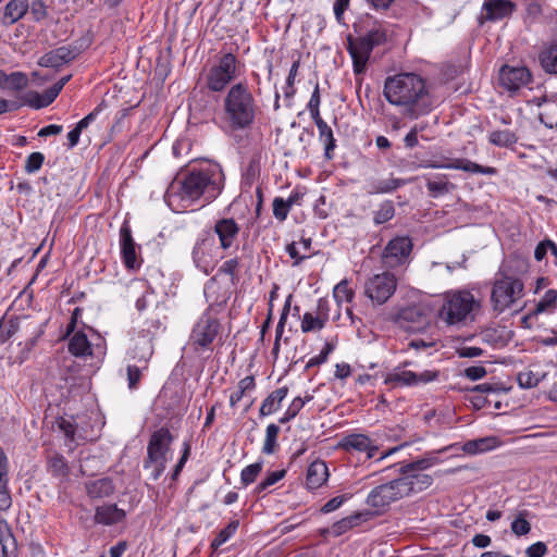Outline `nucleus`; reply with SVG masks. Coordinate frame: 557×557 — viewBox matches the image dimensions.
Masks as SVG:
<instances>
[{
  "label": "nucleus",
  "instance_id": "37",
  "mask_svg": "<svg viewBox=\"0 0 557 557\" xmlns=\"http://www.w3.org/2000/svg\"><path fill=\"white\" fill-rule=\"evenodd\" d=\"M498 444V440L495 436H485L471 441H467L461 449L468 455L482 454L495 448Z\"/></svg>",
  "mask_w": 557,
  "mask_h": 557
},
{
  "label": "nucleus",
  "instance_id": "26",
  "mask_svg": "<svg viewBox=\"0 0 557 557\" xmlns=\"http://www.w3.org/2000/svg\"><path fill=\"white\" fill-rule=\"evenodd\" d=\"M85 491L90 499H102L114 493L115 485L111 478H101L86 482Z\"/></svg>",
  "mask_w": 557,
  "mask_h": 557
},
{
  "label": "nucleus",
  "instance_id": "35",
  "mask_svg": "<svg viewBox=\"0 0 557 557\" xmlns=\"http://www.w3.org/2000/svg\"><path fill=\"white\" fill-rule=\"evenodd\" d=\"M28 86V77L23 72L7 74L0 70V87L11 91H21Z\"/></svg>",
  "mask_w": 557,
  "mask_h": 557
},
{
  "label": "nucleus",
  "instance_id": "25",
  "mask_svg": "<svg viewBox=\"0 0 557 557\" xmlns=\"http://www.w3.org/2000/svg\"><path fill=\"white\" fill-rule=\"evenodd\" d=\"M9 460L0 447V511H7L12 506V497L9 490Z\"/></svg>",
  "mask_w": 557,
  "mask_h": 557
},
{
  "label": "nucleus",
  "instance_id": "11",
  "mask_svg": "<svg viewBox=\"0 0 557 557\" xmlns=\"http://www.w3.org/2000/svg\"><path fill=\"white\" fill-rule=\"evenodd\" d=\"M397 281L394 274L384 272L369 278L364 286L366 295L377 305L385 304L395 293Z\"/></svg>",
  "mask_w": 557,
  "mask_h": 557
},
{
  "label": "nucleus",
  "instance_id": "8",
  "mask_svg": "<svg viewBox=\"0 0 557 557\" xmlns=\"http://www.w3.org/2000/svg\"><path fill=\"white\" fill-rule=\"evenodd\" d=\"M407 479H401V475L391 480L385 484L374 487L367 497V504L370 507L382 509L389 506L392 503L408 496L412 493V487L406 482Z\"/></svg>",
  "mask_w": 557,
  "mask_h": 557
},
{
  "label": "nucleus",
  "instance_id": "58",
  "mask_svg": "<svg viewBox=\"0 0 557 557\" xmlns=\"http://www.w3.org/2000/svg\"><path fill=\"white\" fill-rule=\"evenodd\" d=\"M141 379V371L137 366H127V382L129 389H136Z\"/></svg>",
  "mask_w": 557,
  "mask_h": 557
},
{
  "label": "nucleus",
  "instance_id": "30",
  "mask_svg": "<svg viewBox=\"0 0 557 557\" xmlns=\"http://www.w3.org/2000/svg\"><path fill=\"white\" fill-rule=\"evenodd\" d=\"M29 10L27 0H10L5 7L2 15V24L5 26L13 25L20 21Z\"/></svg>",
  "mask_w": 557,
  "mask_h": 557
},
{
  "label": "nucleus",
  "instance_id": "63",
  "mask_svg": "<svg viewBox=\"0 0 557 557\" xmlns=\"http://www.w3.org/2000/svg\"><path fill=\"white\" fill-rule=\"evenodd\" d=\"M456 355L460 358H475L483 355V349L480 347L462 346L456 349Z\"/></svg>",
  "mask_w": 557,
  "mask_h": 557
},
{
  "label": "nucleus",
  "instance_id": "33",
  "mask_svg": "<svg viewBox=\"0 0 557 557\" xmlns=\"http://www.w3.org/2000/svg\"><path fill=\"white\" fill-rule=\"evenodd\" d=\"M57 97L58 94L50 87L44 94L30 90L24 94L21 100H23L24 106L38 110L50 106Z\"/></svg>",
  "mask_w": 557,
  "mask_h": 557
},
{
  "label": "nucleus",
  "instance_id": "61",
  "mask_svg": "<svg viewBox=\"0 0 557 557\" xmlns=\"http://www.w3.org/2000/svg\"><path fill=\"white\" fill-rule=\"evenodd\" d=\"M486 374L487 371L483 366H472L463 371V375L471 381L483 379Z\"/></svg>",
  "mask_w": 557,
  "mask_h": 557
},
{
  "label": "nucleus",
  "instance_id": "36",
  "mask_svg": "<svg viewBox=\"0 0 557 557\" xmlns=\"http://www.w3.org/2000/svg\"><path fill=\"white\" fill-rule=\"evenodd\" d=\"M0 545L3 557H16V540L7 520H0Z\"/></svg>",
  "mask_w": 557,
  "mask_h": 557
},
{
  "label": "nucleus",
  "instance_id": "51",
  "mask_svg": "<svg viewBox=\"0 0 557 557\" xmlns=\"http://www.w3.org/2000/svg\"><path fill=\"white\" fill-rule=\"evenodd\" d=\"M302 408H304V401L301 400V397H295L292 400V403L289 404V406H288L287 410L285 411V413L283 414V417H281L278 419V422L281 424H285V423L289 422L299 413V411Z\"/></svg>",
  "mask_w": 557,
  "mask_h": 557
},
{
  "label": "nucleus",
  "instance_id": "18",
  "mask_svg": "<svg viewBox=\"0 0 557 557\" xmlns=\"http://www.w3.org/2000/svg\"><path fill=\"white\" fill-rule=\"evenodd\" d=\"M531 79L532 74L525 66L504 65L499 70L500 85L509 91L519 90L521 87L528 85Z\"/></svg>",
  "mask_w": 557,
  "mask_h": 557
},
{
  "label": "nucleus",
  "instance_id": "38",
  "mask_svg": "<svg viewBox=\"0 0 557 557\" xmlns=\"http://www.w3.org/2000/svg\"><path fill=\"white\" fill-rule=\"evenodd\" d=\"M69 351L79 358L92 355L91 345L84 332L78 331L70 338Z\"/></svg>",
  "mask_w": 557,
  "mask_h": 557
},
{
  "label": "nucleus",
  "instance_id": "40",
  "mask_svg": "<svg viewBox=\"0 0 557 557\" xmlns=\"http://www.w3.org/2000/svg\"><path fill=\"white\" fill-rule=\"evenodd\" d=\"M557 308V290L548 289L543 297L535 305L534 310L530 313V317L537 315L543 312H553Z\"/></svg>",
  "mask_w": 557,
  "mask_h": 557
},
{
  "label": "nucleus",
  "instance_id": "19",
  "mask_svg": "<svg viewBox=\"0 0 557 557\" xmlns=\"http://www.w3.org/2000/svg\"><path fill=\"white\" fill-rule=\"evenodd\" d=\"M30 329H35L28 317L3 315L0 319V345L7 343L18 332L27 334Z\"/></svg>",
  "mask_w": 557,
  "mask_h": 557
},
{
  "label": "nucleus",
  "instance_id": "28",
  "mask_svg": "<svg viewBox=\"0 0 557 557\" xmlns=\"http://www.w3.org/2000/svg\"><path fill=\"white\" fill-rule=\"evenodd\" d=\"M125 511L115 504L98 506L95 512V522L103 525H112L125 519Z\"/></svg>",
  "mask_w": 557,
  "mask_h": 557
},
{
  "label": "nucleus",
  "instance_id": "22",
  "mask_svg": "<svg viewBox=\"0 0 557 557\" xmlns=\"http://www.w3.org/2000/svg\"><path fill=\"white\" fill-rule=\"evenodd\" d=\"M120 246L124 265L129 270L138 269L140 263L137 261L136 244L133 239L131 227L125 223L120 230Z\"/></svg>",
  "mask_w": 557,
  "mask_h": 557
},
{
  "label": "nucleus",
  "instance_id": "27",
  "mask_svg": "<svg viewBox=\"0 0 557 557\" xmlns=\"http://www.w3.org/2000/svg\"><path fill=\"white\" fill-rule=\"evenodd\" d=\"M329 478V469L323 460L312 461L307 469L306 485L310 490L321 487Z\"/></svg>",
  "mask_w": 557,
  "mask_h": 557
},
{
  "label": "nucleus",
  "instance_id": "24",
  "mask_svg": "<svg viewBox=\"0 0 557 557\" xmlns=\"http://www.w3.org/2000/svg\"><path fill=\"white\" fill-rule=\"evenodd\" d=\"M440 462V459L434 454H428L423 458L413 460L408 463H394L388 466L382 470V472H387L393 470L395 473L403 475L408 473H420L423 470H426Z\"/></svg>",
  "mask_w": 557,
  "mask_h": 557
},
{
  "label": "nucleus",
  "instance_id": "16",
  "mask_svg": "<svg viewBox=\"0 0 557 557\" xmlns=\"http://www.w3.org/2000/svg\"><path fill=\"white\" fill-rule=\"evenodd\" d=\"M420 166L425 169L461 170L468 173L483 175H495L497 173V170L493 166H484L465 158L454 159L450 162L425 161L420 164Z\"/></svg>",
  "mask_w": 557,
  "mask_h": 557
},
{
  "label": "nucleus",
  "instance_id": "32",
  "mask_svg": "<svg viewBox=\"0 0 557 557\" xmlns=\"http://www.w3.org/2000/svg\"><path fill=\"white\" fill-rule=\"evenodd\" d=\"M425 186L428 194L432 198H438L441 196L449 194L455 189V185L447 180L444 174H437L433 176H424Z\"/></svg>",
  "mask_w": 557,
  "mask_h": 557
},
{
  "label": "nucleus",
  "instance_id": "6",
  "mask_svg": "<svg viewBox=\"0 0 557 557\" xmlns=\"http://www.w3.org/2000/svg\"><path fill=\"white\" fill-rule=\"evenodd\" d=\"M387 41V32L379 25L370 29L363 36L354 38L347 36L346 49L352 61V70L356 76H361L367 71V65L371 53L375 47L382 46Z\"/></svg>",
  "mask_w": 557,
  "mask_h": 557
},
{
  "label": "nucleus",
  "instance_id": "7",
  "mask_svg": "<svg viewBox=\"0 0 557 557\" xmlns=\"http://www.w3.org/2000/svg\"><path fill=\"white\" fill-rule=\"evenodd\" d=\"M238 76V60L228 52L216 58L215 63L206 75V87L213 92H221Z\"/></svg>",
  "mask_w": 557,
  "mask_h": 557
},
{
  "label": "nucleus",
  "instance_id": "60",
  "mask_svg": "<svg viewBox=\"0 0 557 557\" xmlns=\"http://www.w3.org/2000/svg\"><path fill=\"white\" fill-rule=\"evenodd\" d=\"M58 426H59L60 431L63 432V434L65 435V437L67 440H70V441L75 440L76 426L72 421L61 418L58 421Z\"/></svg>",
  "mask_w": 557,
  "mask_h": 557
},
{
  "label": "nucleus",
  "instance_id": "46",
  "mask_svg": "<svg viewBox=\"0 0 557 557\" xmlns=\"http://www.w3.org/2000/svg\"><path fill=\"white\" fill-rule=\"evenodd\" d=\"M239 522L237 520L231 521L224 529H222L211 543V547L216 549L226 543L236 532Z\"/></svg>",
  "mask_w": 557,
  "mask_h": 557
},
{
  "label": "nucleus",
  "instance_id": "43",
  "mask_svg": "<svg viewBox=\"0 0 557 557\" xmlns=\"http://www.w3.org/2000/svg\"><path fill=\"white\" fill-rule=\"evenodd\" d=\"M280 433V426L271 423L267 426L265 430V438L262 446V453L265 455L274 454L277 447V436Z\"/></svg>",
  "mask_w": 557,
  "mask_h": 557
},
{
  "label": "nucleus",
  "instance_id": "5",
  "mask_svg": "<svg viewBox=\"0 0 557 557\" xmlns=\"http://www.w3.org/2000/svg\"><path fill=\"white\" fill-rule=\"evenodd\" d=\"M481 308L480 301L467 289H456L444 294L438 317L448 325H463L472 322Z\"/></svg>",
  "mask_w": 557,
  "mask_h": 557
},
{
  "label": "nucleus",
  "instance_id": "20",
  "mask_svg": "<svg viewBox=\"0 0 557 557\" xmlns=\"http://www.w3.org/2000/svg\"><path fill=\"white\" fill-rule=\"evenodd\" d=\"M239 225L232 218H222L213 226L212 234L218 236L220 248L230 249L239 235Z\"/></svg>",
  "mask_w": 557,
  "mask_h": 557
},
{
  "label": "nucleus",
  "instance_id": "45",
  "mask_svg": "<svg viewBox=\"0 0 557 557\" xmlns=\"http://www.w3.org/2000/svg\"><path fill=\"white\" fill-rule=\"evenodd\" d=\"M394 215L395 208L393 201L385 200L380 205L379 209L374 212L373 221L376 225H381L392 220Z\"/></svg>",
  "mask_w": 557,
  "mask_h": 557
},
{
  "label": "nucleus",
  "instance_id": "13",
  "mask_svg": "<svg viewBox=\"0 0 557 557\" xmlns=\"http://www.w3.org/2000/svg\"><path fill=\"white\" fill-rule=\"evenodd\" d=\"M219 329V320L211 315L210 309H207L193 327L189 337L190 343L193 345L207 348L216 337Z\"/></svg>",
  "mask_w": 557,
  "mask_h": 557
},
{
  "label": "nucleus",
  "instance_id": "64",
  "mask_svg": "<svg viewBox=\"0 0 557 557\" xmlns=\"http://www.w3.org/2000/svg\"><path fill=\"white\" fill-rule=\"evenodd\" d=\"M547 553V546L544 542H536L525 549L527 557H544Z\"/></svg>",
  "mask_w": 557,
  "mask_h": 557
},
{
  "label": "nucleus",
  "instance_id": "31",
  "mask_svg": "<svg viewBox=\"0 0 557 557\" xmlns=\"http://www.w3.org/2000/svg\"><path fill=\"white\" fill-rule=\"evenodd\" d=\"M319 132V140L324 145V157L331 160L334 157V150L337 147L336 139L331 126L322 119L313 120Z\"/></svg>",
  "mask_w": 557,
  "mask_h": 557
},
{
  "label": "nucleus",
  "instance_id": "4",
  "mask_svg": "<svg viewBox=\"0 0 557 557\" xmlns=\"http://www.w3.org/2000/svg\"><path fill=\"white\" fill-rule=\"evenodd\" d=\"M513 260L504 262L496 275L491 292L493 311L503 313L523 297L524 284L512 273Z\"/></svg>",
  "mask_w": 557,
  "mask_h": 557
},
{
  "label": "nucleus",
  "instance_id": "10",
  "mask_svg": "<svg viewBox=\"0 0 557 557\" xmlns=\"http://www.w3.org/2000/svg\"><path fill=\"white\" fill-rule=\"evenodd\" d=\"M215 237L211 231L205 230L199 233L191 250V259L197 269L205 274H210L216 261Z\"/></svg>",
  "mask_w": 557,
  "mask_h": 557
},
{
  "label": "nucleus",
  "instance_id": "54",
  "mask_svg": "<svg viewBox=\"0 0 557 557\" xmlns=\"http://www.w3.org/2000/svg\"><path fill=\"white\" fill-rule=\"evenodd\" d=\"M320 103H321L320 88H319V84L317 83L314 86L313 92L310 97V100L308 102V106H307L312 120L321 117Z\"/></svg>",
  "mask_w": 557,
  "mask_h": 557
},
{
  "label": "nucleus",
  "instance_id": "59",
  "mask_svg": "<svg viewBox=\"0 0 557 557\" xmlns=\"http://www.w3.org/2000/svg\"><path fill=\"white\" fill-rule=\"evenodd\" d=\"M49 465L53 474L59 475L66 473L67 466L63 456L57 455L52 457Z\"/></svg>",
  "mask_w": 557,
  "mask_h": 557
},
{
  "label": "nucleus",
  "instance_id": "55",
  "mask_svg": "<svg viewBox=\"0 0 557 557\" xmlns=\"http://www.w3.org/2000/svg\"><path fill=\"white\" fill-rule=\"evenodd\" d=\"M273 208V215L278 221H285L290 208L288 207V203H286L285 199L281 197H275L272 202Z\"/></svg>",
  "mask_w": 557,
  "mask_h": 557
},
{
  "label": "nucleus",
  "instance_id": "56",
  "mask_svg": "<svg viewBox=\"0 0 557 557\" xmlns=\"http://www.w3.org/2000/svg\"><path fill=\"white\" fill-rule=\"evenodd\" d=\"M34 21L40 22L48 15L47 5L42 0H35L29 4Z\"/></svg>",
  "mask_w": 557,
  "mask_h": 557
},
{
  "label": "nucleus",
  "instance_id": "57",
  "mask_svg": "<svg viewBox=\"0 0 557 557\" xmlns=\"http://www.w3.org/2000/svg\"><path fill=\"white\" fill-rule=\"evenodd\" d=\"M518 383L521 387L531 388L539 385L540 379L532 371H525L518 374Z\"/></svg>",
  "mask_w": 557,
  "mask_h": 557
},
{
  "label": "nucleus",
  "instance_id": "3",
  "mask_svg": "<svg viewBox=\"0 0 557 557\" xmlns=\"http://www.w3.org/2000/svg\"><path fill=\"white\" fill-rule=\"evenodd\" d=\"M222 120L231 132L250 129L259 112V107L247 82L232 85L222 102Z\"/></svg>",
  "mask_w": 557,
  "mask_h": 557
},
{
  "label": "nucleus",
  "instance_id": "21",
  "mask_svg": "<svg viewBox=\"0 0 557 557\" xmlns=\"http://www.w3.org/2000/svg\"><path fill=\"white\" fill-rule=\"evenodd\" d=\"M516 8V3L510 0H484L481 18L497 22L509 17Z\"/></svg>",
  "mask_w": 557,
  "mask_h": 557
},
{
  "label": "nucleus",
  "instance_id": "9",
  "mask_svg": "<svg viewBox=\"0 0 557 557\" xmlns=\"http://www.w3.org/2000/svg\"><path fill=\"white\" fill-rule=\"evenodd\" d=\"M392 321L406 332H423L431 325V314L428 306L413 304L399 308L392 315Z\"/></svg>",
  "mask_w": 557,
  "mask_h": 557
},
{
  "label": "nucleus",
  "instance_id": "47",
  "mask_svg": "<svg viewBox=\"0 0 557 557\" xmlns=\"http://www.w3.org/2000/svg\"><path fill=\"white\" fill-rule=\"evenodd\" d=\"M286 475V470H277L269 472L268 475L256 486L255 493L257 495H260L265 490H268L270 486L277 483L280 480H282Z\"/></svg>",
  "mask_w": 557,
  "mask_h": 557
},
{
  "label": "nucleus",
  "instance_id": "34",
  "mask_svg": "<svg viewBox=\"0 0 557 557\" xmlns=\"http://www.w3.org/2000/svg\"><path fill=\"white\" fill-rule=\"evenodd\" d=\"M288 394V387L283 386L280 388H276L273 391L261 404L259 409L260 417L270 416L274 412H276L280 407L281 403L284 400V398Z\"/></svg>",
  "mask_w": 557,
  "mask_h": 557
},
{
  "label": "nucleus",
  "instance_id": "29",
  "mask_svg": "<svg viewBox=\"0 0 557 557\" xmlns=\"http://www.w3.org/2000/svg\"><path fill=\"white\" fill-rule=\"evenodd\" d=\"M541 69L549 75H557V39L543 46L539 53Z\"/></svg>",
  "mask_w": 557,
  "mask_h": 557
},
{
  "label": "nucleus",
  "instance_id": "14",
  "mask_svg": "<svg viewBox=\"0 0 557 557\" xmlns=\"http://www.w3.org/2000/svg\"><path fill=\"white\" fill-rule=\"evenodd\" d=\"M412 249L408 236H398L388 242L382 253V262L387 269H395L405 264Z\"/></svg>",
  "mask_w": 557,
  "mask_h": 557
},
{
  "label": "nucleus",
  "instance_id": "50",
  "mask_svg": "<svg viewBox=\"0 0 557 557\" xmlns=\"http://www.w3.org/2000/svg\"><path fill=\"white\" fill-rule=\"evenodd\" d=\"M335 300L341 304L343 301L350 302L354 298V292L348 287L347 280L341 281L333 290Z\"/></svg>",
  "mask_w": 557,
  "mask_h": 557
},
{
  "label": "nucleus",
  "instance_id": "23",
  "mask_svg": "<svg viewBox=\"0 0 557 557\" xmlns=\"http://www.w3.org/2000/svg\"><path fill=\"white\" fill-rule=\"evenodd\" d=\"M339 446L346 451L367 453V458L375 456L379 447L366 434L352 433L343 437Z\"/></svg>",
  "mask_w": 557,
  "mask_h": 557
},
{
  "label": "nucleus",
  "instance_id": "41",
  "mask_svg": "<svg viewBox=\"0 0 557 557\" xmlns=\"http://www.w3.org/2000/svg\"><path fill=\"white\" fill-rule=\"evenodd\" d=\"M401 479H407L406 482L410 483L408 485L412 487V493L421 492L433 483V478L430 474L421 472L403 474Z\"/></svg>",
  "mask_w": 557,
  "mask_h": 557
},
{
  "label": "nucleus",
  "instance_id": "44",
  "mask_svg": "<svg viewBox=\"0 0 557 557\" xmlns=\"http://www.w3.org/2000/svg\"><path fill=\"white\" fill-rule=\"evenodd\" d=\"M325 323H326L325 317H318V315L314 317L312 313L306 312L302 315L300 327L304 333H309V332L320 331L321 329L324 327Z\"/></svg>",
  "mask_w": 557,
  "mask_h": 557
},
{
  "label": "nucleus",
  "instance_id": "15",
  "mask_svg": "<svg viewBox=\"0 0 557 557\" xmlns=\"http://www.w3.org/2000/svg\"><path fill=\"white\" fill-rule=\"evenodd\" d=\"M440 371L425 370L421 373H416L413 371L399 370V368H396L392 373L385 376L384 383L393 386H417L436 381Z\"/></svg>",
  "mask_w": 557,
  "mask_h": 557
},
{
  "label": "nucleus",
  "instance_id": "42",
  "mask_svg": "<svg viewBox=\"0 0 557 557\" xmlns=\"http://www.w3.org/2000/svg\"><path fill=\"white\" fill-rule=\"evenodd\" d=\"M516 134L509 129L494 131L488 136V141L497 147H511L517 143Z\"/></svg>",
  "mask_w": 557,
  "mask_h": 557
},
{
  "label": "nucleus",
  "instance_id": "17",
  "mask_svg": "<svg viewBox=\"0 0 557 557\" xmlns=\"http://www.w3.org/2000/svg\"><path fill=\"white\" fill-rule=\"evenodd\" d=\"M81 53L82 50L76 45L61 46L41 55L38 60V65L42 67L59 69L75 60Z\"/></svg>",
  "mask_w": 557,
  "mask_h": 557
},
{
  "label": "nucleus",
  "instance_id": "53",
  "mask_svg": "<svg viewBox=\"0 0 557 557\" xmlns=\"http://www.w3.org/2000/svg\"><path fill=\"white\" fill-rule=\"evenodd\" d=\"M108 107L106 100H102L90 113H88L85 117H83L79 122H77L76 126L83 132L85 128H87Z\"/></svg>",
  "mask_w": 557,
  "mask_h": 557
},
{
  "label": "nucleus",
  "instance_id": "12",
  "mask_svg": "<svg viewBox=\"0 0 557 557\" xmlns=\"http://www.w3.org/2000/svg\"><path fill=\"white\" fill-rule=\"evenodd\" d=\"M172 442L173 436L169 429L160 428L154 431L147 446V458L144 461V468L152 467L154 461H168Z\"/></svg>",
  "mask_w": 557,
  "mask_h": 557
},
{
  "label": "nucleus",
  "instance_id": "2",
  "mask_svg": "<svg viewBox=\"0 0 557 557\" xmlns=\"http://www.w3.org/2000/svg\"><path fill=\"white\" fill-rule=\"evenodd\" d=\"M385 99L393 106L404 107V114L418 119L431 111L432 101L424 79L414 73L388 76L383 90Z\"/></svg>",
  "mask_w": 557,
  "mask_h": 557
},
{
  "label": "nucleus",
  "instance_id": "62",
  "mask_svg": "<svg viewBox=\"0 0 557 557\" xmlns=\"http://www.w3.org/2000/svg\"><path fill=\"white\" fill-rule=\"evenodd\" d=\"M347 499L346 495H339L331 498L329 502H326L323 507L321 508V512L323 513H330L336 509H338L344 502Z\"/></svg>",
  "mask_w": 557,
  "mask_h": 557
},
{
  "label": "nucleus",
  "instance_id": "49",
  "mask_svg": "<svg viewBox=\"0 0 557 557\" xmlns=\"http://www.w3.org/2000/svg\"><path fill=\"white\" fill-rule=\"evenodd\" d=\"M527 511H521L519 515L515 518V520L511 522V531L517 536L527 535L531 531V524L525 519Z\"/></svg>",
  "mask_w": 557,
  "mask_h": 557
},
{
  "label": "nucleus",
  "instance_id": "1",
  "mask_svg": "<svg viewBox=\"0 0 557 557\" xmlns=\"http://www.w3.org/2000/svg\"><path fill=\"white\" fill-rule=\"evenodd\" d=\"M224 188V174L218 163H200L181 172L168 187L164 198L173 210L193 206L199 199L211 202Z\"/></svg>",
  "mask_w": 557,
  "mask_h": 557
},
{
  "label": "nucleus",
  "instance_id": "52",
  "mask_svg": "<svg viewBox=\"0 0 557 557\" xmlns=\"http://www.w3.org/2000/svg\"><path fill=\"white\" fill-rule=\"evenodd\" d=\"M45 161V156L41 152H32L25 161L24 170L26 173L32 174L40 170Z\"/></svg>",
  "mask_w": 557,
  "mask_h": 557
},
{
  "label": "nucleus",
  "instance_id": "48",
  "mask_svg": "<svg viewBox=\"0 0 557 557\" xmlns=\"http://www.w3.org/2000/svg\"><path fill=\"white\" fill-rule=\"evenodd\" d=\"M262 471V462H255L247 467H245L242 470L240 473V482L244 486H248L249 484L253 483L259 475V473Z\"/></svg>",
  "mask_w": 557,
  "mask_h": 557
},
{
  "label": "nucleus",
  "instance_id": "39",
  "mask_svg": "<svg viewBox=\"0 0 557 557\" xmlns=\"http://www.w3.org/2000/svg\"><path fill=\"white\" fill-rule=\"evenodd\" d=\"M408 182L409 180L394 177L376 180L369 185L370 189L368 190V194H389L396 190L397 188L406 185Z\"/></svg>",
  "mask_w": 557,
  "mask_h": 557
}]
</instances>
